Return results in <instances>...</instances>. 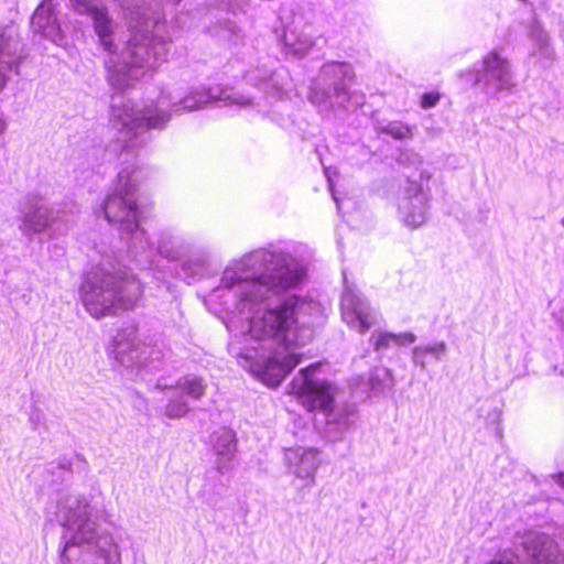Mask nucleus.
Segmentation results:
<instances>
[{"label":"nucleus","mask_w":564,"mask_h":564,"mask_svg":"<svg viewBox=\"0 0 564 564\" xmlns=\"http://www.w3.org/2000/svg\"><path fill=\"white\" fill-rule=\"evenodd\" d=\"M305 276L304 265L290 251L275 246L257 249L232 261L220 284L210 293L235 317L245 316L247 330L228 345L229 354L269 387H276L301 362L295 346H304L322 321L321 305L300 296L272 306L280 293L295 288Z\"/></svg>","instance_id":"nucleus-1"},{"label":"nucleus","mask_w":564,"mask_h":564,"mask_svg":"<svg viewBox=\"0 0 564 564\" xmlns=\"http://www.w3.org/2000/svg\"><path fill=\"white\" fill-rule=\"evenodd\" d=\"M159 2L144 7L124 1L122 8L130 37L119 50L115 43L117 23L105 6L96 0H67V7L91 21L98 45L107 53L105 66L111 87L123 90L138 80L144 69H153L167 61L170 44L161 34L164 24L159 14Z\"/></svg>","instance_id":"nucleus-2"},{"label":"nucleus","mask_w":564,"mask_h":564,"mask_svg":"<svg viewBox=\"0 0 564 564\" xmlns=\"http://www.w3.org/2000/svg\"><path fill=\"white\" fill-rule=\"evenodd\" d=\"M210 101H223L225 106L236 105L246 108L253 105L252 98L234 93L231 89L219 86L202 90H193L184 96L172 89L162 91L155 101L139 105L121 95L112 97L110 122L122 135L126 149H133L144 144L141 138L150 129H163L171 119L166 108L175 113L194 111L203 108Z\"/></svg>","instance_id":"nucleus-3"},{"label":"nucleus","mask_w":564,"mask_h":564,"mask_svg":"<svg viewBox=\"0 0 564 564\" xmlns=\"http://www.w3.org/2000/svg\"><path fill=\"white\" fill-rule=\"evenodd\" d=\"M101 511L78 495H67L58 501L56 518L65 529L61 564L120 563V550L112 536L97 530L94 519Z\"/></svg>","instance_id":"nucleus-4"},{"label":"nucleus","mask_w":564,"mask_h":564,"mask_svg":"<svg viewBox=\"0 0 564 564\" xmlns=\"http://www.w3.org/2000/svg\"><path fill=\"white\" fill-rule=\"evenodd\" d=\"M143 294L138 278L126 271H110L98 265L89 271L79 295L86 311L95 318L115 315L119 310H133Z\"/></svg>","instance_id":"nucleus-5"},{"label":"nucleus","mask_w":564,"mask_h":564,"mask_svg":"<svg viewBox=\"0 0 564 564\" xmlns=\"http://www.w3.org/2000/svg\"><path fill=\"white\" fill-rule=\"evenodd\" d=\"M138 171L122 169L117 176L116 186L102 205L107 221L118 228L122 236L131 239L133 248L151 249L153 242L139 225L137 206Z\"/></svg>","instance_id":"nucleus-6"},{"label":"nucleus","mask_w":564,"mask_h":564,"mask_svg":"<svg viewBox=\"0 0 564 564\" xmlns=\"http://www.w3.org/2000/svg\"><path fill=\"white\" fill-rule=\"evenodd\" d=\"M319 364H314L302 369L297 377L290 383V392L308 410H321L328 425H334L339 431L350 426L348 413L345 410L334 409L335 388L324 380L315 377Z\"/></svg>","instance_id":"nucleus-7"},{"label":"nucleus","mask_w":564,"mask_h":564,"mask_svg":"<svg viewBox=\"0 0 564 564\" xmlns=\"http://www.w3.org/2000/svg\"><path fill=\"white\" fill-rule=\"evenodd\" d=\"M355 80L352 66L346 62H327L312 82L307 96L311 104L322 110L347 107L352 94L350 86Z\"/></svg>","instance_id":"nucleus-8"},{"label":"nucleus","mask_w":564,"mask_h":564,"mask_svg":"<svg viewBox=\"0 0 564 564\" xmlns=\"http://www.w3.org/2000/svg\"><path fill=\"white\" fill-rule=\"evenodd\" d=\"M19 229L25 237L51 231L53 235L62 234L68 229L67 220L62 216L61 209L48 206L43 197L26 196L20 206Z\"/></svg>","instance_id":"nucleus-9"},{"label":"nucleus","mask_w":564,"mask_h":564,"mask_svg":"<svg viewBox=\"0 0 564 564\" xmlns=\"http://www.w3.org/2000/svg\"><path fill=\"white\" fill-rule=\"evenodd\" d=\"M344 274L345 289L341 295V318L351 329L360 334L368 332L378 323V313L372 308L360 291L349 283Z\"/></svg>","instance_id":"nucleus-10"},{"label":"nucleus","mask_w":564,"mask_h":564,"mask_svg":"<svg viewBox=\"0 0 564 564\" xmlns=\"http://www.w3.org/2000/svg\"><path fill=\"white\" fill-rule=\"evenodd\" d=\"M399 215L410 228L422 226L427 218L429 196L416 182H408L399 199Z\"/></svg>","instance_id":"nucleus-11"},{"label":"nucleus","mask_w":564,"mask_h":564,"mask_svg":"<svg viewBox=\"0 0 564 564\" xmlns=\"http://www.w3.org/2000/svg\"><path fill=\"white\" fill-rule=\"evenodd\" d=\"M289 471L303 482L304 488L315 485V476L321 465L319 453L315 448L296 447L285 452Z\"/></svg>","instance_id":"nucleus-12"},{"label":"nucleus","mask_w":564,"mask_h":564,"mask_svg":"<svg viewBox=\"0 0 564 564\" xmlns=\"http://www.w3.org/2000/svg\"><path fill=\"white\" fill-rule=\"evenodd\" d=\"M531 564H564V555L558 544L549 535L529 532L522 541Z\"/></svg>","instance_id":"nucleus-13"},{"label":"nucleus","mask_w":564,"mask_h":564,"mask_svg":"<svg viewBox=\"0 0 564 564\" xmlns=\"http://www.w3.org/2000/svg\"><path fill=\"white\" fill-rule=\"evenodd\" d=\"M497 91L509 90L514 86L513 77L507 59L496 52L489 53L484 58V72L477 79Z\"/></svg>","instance_id":"nucleus-14"},{"label":"nucleus","mask_w":564,"mask_h":564,"mask_svg":"<svg viewBox=\"0 0 564 564\" xmlns=\"http://www.w3.org/2000/svg\"><path fill=\"white\" fill-rule=\"evenodd\" d=\"M210 443L217 456V470L224 474L230 468V462L236 453V435L234 431L221 427L212 434Z\"/></svg>","instance_id":"nucleus-15"},{"label":"nucleus","mask_w":564,"mask_h":564,"mask_svg":"<svg viewBox=\"0 0 564 564\" xmlns=\"http://www.w3.org/2000/svg\"><path fill=\"white\" fill-rule=\"evenodd\" d=\"M13 33L12 29L0 30V89L7 83L8 73L18 66L20 42Z\"/></svg>","instance_id":"nucleus-16"},{"label":"nucleus","mask_w":564,"mask_h":564,"mask_svg":"<svg viewBox=\"0 0 564 564\" xmlns=\"http://www.w3.org/2000/svg\"><path fill=\"white\" fill-rule=\"evenodd\" d=\"M31 28L35 33L42 34L53 42H58L63 39L52 4L48 1H43L36 8L31 18Z\"/></svg>","instance_id":"nucleus-17"},{"label":"nucleus","mask_w":564,"mask_h":564,"mask_svg":"<svg viewBox=\"0 0 564 564\" xmlns=\"http://www.w3.org/2000/svg\"><path fill=\"white\" fill-rule=\"evenodd\" d=\"M188 248L189 246L185 239L171 230H162L158 235L155 249L169 260L180 259L187 252Z\"/></svg>","instance_id":"nucleus-18"},{"label":"nucleus","mask_w":564,"mask_h":564,"mask_svg":"<svg viewBox=\"0 0 564 564\" xmlns=\"http://www.w3.org/2000/svg\"><path fill=\"white\" fill-rule=\"evenodd\" d=\"M416 336L413 333L405 332L393 334L389 332H373L369 338L376 352L383 355L392 346H405L413 344Z\"/></svg>","instance_id":"nucleus-19"},{"label":"nucleus","mask_w":564,"mask_h":564,"mask_svg":"<svg viewBox=\"0 0 564 564\" xmlns=\"http://www.w3.org/2000/svg\"><path fill=\"white\" fill-rule=\"evenodd\" d=\"M448 352V347L445 341H432L425 345L415 346L412 350V360L415 365L425 369L427 364V356L436 361H443Z\"/></svg>","instance_id":"nucleus-20"},{"label":"nucleus","mask_w":564,"mask_h":564,"mask_svg":"<svg viewBox=\"0 0 564 564\" xmlns=\"http://www.w3.org/2000/svg\"><path fill=\"white\" fill-rule=\"evenodd\" d=\"M286 52L296 57L305 56L314 45V41L306 34H297L295 30L286 29L283 35Z\"/></svg>","instance_id":"nucleus-21"},{"label":"nucleus","mask_w":564,"mask_h":564,"mask_svg":"<svg viewBox=\"0 0 564 564\" xmlns=\"http://www.w3.org/2000/svg\"><path fill=\"white\" fill-rule=\"evenodd\" d=\"M229 13H230L229 9H221V8L209 9L205 15V23L215 22V24L219 28V32L228 33V34H236L238 31V28H237L236 23L229 19V17H228ZM216 33H218V31Z\"/></svg>","instance_id":"nucleus-22"},{"label":"nucleus","mask_w":564,"mask_h":564,"mask_svg":"<svg viewBox=\"0 0 564 564\" xmlns=\"http://www.w3.org/2000/svg\"><path fill=\"white\" fill-rule=\"evenodd\" d=\"M206 384L203 379L193 375L181 378L175 390L180 393L186 394L193 400L200 399L205 393Z\"/></svg>","instance_id":"nucleus-23"},{"label":"nucleus","mask_w":564,"mask_h":564,"mask_svg":"<svg viewBox=\"0 0 564 564\" xmlns=\"http://www.w3.org/2000/svg\"><path fill=\"white\" fill-rule=\"evenodd\" d=\"M380 133L389 134L395 140H405L413 137L412 128L401 121H391L384 126H378Z\"/></svg>","instance_id":"nucleus-24"},{"label":"nucleus","mask_w":564,"mask_h":564,"mask_svg":"<svg viewBox=\"0 0 564 564\" xmlns=\"http://www.w3.org/2000/svg\"><path fill=\"white\" fill-rule=\"evenodd\" d=\"M116 355L122 364L127 362H141L140 356L137 354L134 340L126 343L123 336H119L116 346Z\"/></svg>","instance_id":"nucleus-25"},{"label":"nucleus","mask_w":564,"mask_h":564,"mask_svg":"<svg viewBox=\"0 0 564 564\" xmlns=\"http://www.w3.org/2000/svg\"><path fill=\"white\" fill-rule=\"evenodd\" d=\"M176 390H173L169 403L165 406L164 414L170 419L184 416L188 411V404L183 400Z\"/></svg>","instance_id":"nucleus-26"},{"label":"nucleus","mask_w":564,"mask_h":564,"mask_svg":"<svg viewBox=\"0 0 564 564\" xmlns=\"http://www.w3.org/2000/svg\"><path fill=\"white\" fill-rule=\"evenodd\" d=\"M259 73H260L259 69L250 70L246 74V79L249 83L254 84L256 86L263 85L265 89L268 87L278 88V86L274 82V78H273L275 76V73L264 72L263 76H260Z\"/></svg>","instance_id":"nucleus-27"},{"label":"nucleus","mask_w":564,"mask_h":564,"mask_svg":"<svg viewBox=\"0 0 564 564\" xmlns=\"http://www.w3.org/2000/svg\"><path fill=\"white\" fill-rule=\"evenodd\" d=\"M206 261L203 258L189 260L183 263L182 270L188 273L191 276L199 275L205 270Z\"/></svg>","instance_id":"nucleus-28"},{"label":"nucleus","mask_w":564,"mask_h":564,"mask_svg":"<svg viewBox=\"0 0 564 564\" xmlns=\"http://www.w3.org/2000/svg\"><path fill=\"white\" fill-rule=\"evenodd\" d=\"M45 421L44 413L39 409H33L30 413V422L34 429L40 427L43 425Z\"/></svg>","instance_id":"nucleus-29"},{"label":"nucleus","mask_w":564,"mask_h":564,"mask_svg":"<svg viewBox=\"0 0 564 564\" xmlns=\"http://www.w3.org/2000/svg\"><path fill=\"white\" fill-rule=\"evenodd\" d=\"M438 95L436 94H424L422 97L421 106L425 109L434 107L438 101Z\"/></svg>","instance_id":"nucleus-30"},{"label":"nucleus","mask_w":564,"mask_h":564,"mask_svg":"<svg viewBox=\"0 0 564 564\" xmlns=\"http://www.w3.org/2000/svg\"><path fill=\"white\" fill-rule=\"evenodd\" d=\"M558 322L561 323V326H562V328L564 330V307L560 311Z\"/></svg>","instance_id":"nucleus-31"},{"label":"nucleus","mask_w":564,"mask_h":564,"mask_svg":"<svg viewBox=\"0 0 564 564\" xmlns=\"http://www.w3.org/2000/svg\"><path fill=\"white\" fill-rule=\"evenodd\" d=\"M553 478H555L558 484L564 486V474L555 475V476H553Z\"/></svg>","instance_id":"nucleus-32"},{"label":"nucleus","mask_w":564,"mask_h":564,"mask_svg":"<svg viewBox=\"0 0 564 564\" xmlns=\"http://www.w3.org/2000/svg\"><path fill=\"white\" fill-rule=\"evenodd\" d=\"M490 564H514V563L510 560H500V561H494Z\"/></svg>","instance_id":"nucleus-33"},{"label":"nucleus","mask_w":564,"mask_h":564,"mask_svg":"<svg viewBox=\"0 0 564 564\" xmlns=\"http://www.w3.org/2000/svg\"><path fill=\"white\" fill-rule=\"evenodd\" d=\"M59 466L62 468H69L70 463L67 459H63V462L59 463Z\"/></svg>","instance_id":"nucleus-34"},{"label":"nucleus","mask_w":564,"mask_h":564,"mask_svg":"<svg viewBox=\"0 0 564 564\" xmlns=\"http://www.w3.org/2000/svg\"><path fill=\"white\" fill-rule=\"evenodd\" d=\"M6 129V122L3 120H0V133L3 132Z\"/></svg>","instance_id":"nucleus-35"},{"label":"nucleus","mask_w":564,"mask_h":564,"mask_svg":"<svg viewBox=\"0 0 564 564\" xmlns=\"http://www.w3.org/2000/svg\"><path fill=\"white\" fill-rule=\"evenodd\" d=\"M333 197H334V200L336 202L337 204V209L339 210L340 209V205H339V202H338V198L337 196L333 193Z\"/></svg>","instance_id":"nucleus-36"},{"label":"nucleus","mask_w":564,"mask_h":564,"mask_svg":"<svg viewBox=\"0 0 564 564\" xmlns=\"http://www.w3.org/2000/svg\"><path fill=\"white\" fill-rule=\"evenodd\" d=\"M382 372H383L386 376H388V375H389L388 369H382Z\"/></svg>","instance_id":"nucleus-37"},{"label":"nucleus","mask_w":564,"mask_h":564,"mask_svg":"<svg viewBox=\"0 0 564 564\" xmlns=\"http://www.w3.org/2000/svg\"><path fill=\"white\" fill-rule=\"evenodd\" d=\"M329 187H330V191H333V184L330 181H329Z\"/></svg>","instance_id":"nucleus-38"},{"label":"nucleus","mask_w":564,"mask_h":564,"mask_svg":"<svg viewBox=\"0 0 564 564\" xmlns=\"http://www.w3.org/2000/svg\"><path fill=\"white\" fill-rule=\"evenodd\" d=\"M562 225H563V227H564V217L562 218Z\"/></svg>","instance_id":"nucleus-39"}]
</instances>
